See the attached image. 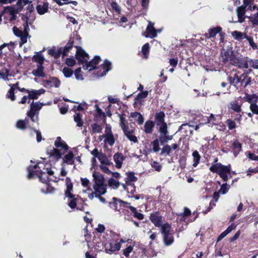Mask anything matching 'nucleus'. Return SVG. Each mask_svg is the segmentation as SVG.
<instances>
[{"mask_svg": "<svg viewBox=\"0 0 258 258\" xmlns=\"http://www.w3.org/2000/svg\"><path fill=\"white\" fill-rule=\"evenodd\" d=\"M146 37L153 38L157 36V31L154 27V23L150 22L146 29Z\"/></svg>", "mask_w": 258, "mask_h": 258, "instance_id": "6ab92c4d", "label": "nucleus"}, {"mask_svg": "<svg viewBox=\"0 0 258 258\" xmlns=\"http://www.w3.org/2000/svg\"><path fill=\"white\" fill-rule=\"evenodd\" d=\"M62 52L60 47L57 50L55 49V48H52L48 50V53L55 58H58L61 54L62 55Z\"/></svg>", "mask_w": 258, "mask_h": 258, "instance_id": "f704fd0d", "label": "nucleus"}, {"mask_svg": "<svg viewBox=\"0 0 258 258\" xmlns=\"http://www.w3.org/2000/svg\"><path fill=\"white\" fill-rule=\"evenodd\" d=\"M110 6L112 9L115 12H116L118 14H120L121 11V8L118 4L115 2H112L110 3Z\"/></svg>", "mask_w": 258, "mask_h": 258, "instance_id": "13d9d810", "label": "nucleus"}, {"mask_svg": "<svg viewBox=\"0 0 258 258\" xmlns=\"http://www.w3.org/2000/svg\"><path fill=\"white\" fill-rule=\"evenodd\" d=\"M120 119L119 125L122 130L124 135L127 138V139L132 142L135 143H138V139L137 137L134 135L133 130L129 131L128 124L126 123V119L124 117V114H118Z\"/></svg>", "mask_w": 258, "mask_h": 258, "instance_id": "0eeeda50", "label": "nucleus"}, {"mask_svg": "<svg viewBox=\"0 0 258 258\" xmlns=\"http://www.w3.org/2000/svg\"><path fill=\"white\" fill-rule=\"evenodd\" d=\"M44 82L50 87L54 86L56 88H58L60 85V80L58 78L54 77H50L49 80L44 81Z\"/></svg>", "mask_w": 258, "mask_h": 258, "instance_id": "c85d7f7f", "label": "nucleus"}, {"mask_svg": "<svg viewBox=\"0 0 258 258\" xmlns=\"http://www.w3.org/2000/svg\"><path fill=\"white\" fill-rule=\"evenodd\" d=\"M249 109L253 114L258 115V105L256 103L250 104Z\"/></svg>", "mask_w": 258, "mask_h": 258, "instance_id": "69168bd1", "label": "nucleus"}, {"mask_svg": "<svg viewBox=\"0 0 258 258\" xmlns=\"http://www.w3.org/2000/svg\"><path fill=\"white\" fill-rule=\"evenodd\" d=\"M111 165V162H100L99 167L102 171L107 174H109L111 173V171L109 169V167Z\"/></svg>", "mask_w": 258, "mask_h": 258, "instance_id": "e433bc0d", "label": "nucleus"}, {"mask_svg": "<svg viewBox=\"0 0 258 258\" xmlns=\"http://www.w3.org/2000/svg\"><path fill=\"white\" fill-rule=\"evenodd\" d=\"M150 51V45L148 43H145L142 47V52L143 53V57L147 59L149 57Z\"/></svg>", "mask_w": 258, "mask_h": 258, "instance_id": "58836bf2", "label": "nucleus"}, {"mask_svg": "<svg viewBox=\"0 0 258 258\" xmlns=\"http://www.w3.org/2000/svg\"><path fill=\"white\" fill-rule=\"evenodd\" d=\"M246 18L249 19L253 25H258V8L256 13L252 14L250 16H247Z\"/></svg>", "mask_w": 258, "mask_h": 258, "instance_id": "37998d69", "label": "nucleus"}, {"mask_svg": "<svg viewBox=\"0 0 258 258\" xmlns=\"http://www.w3.org/2000/svg\"><path fill=\"white\" fill-rule=\"evenodd\" d=\"M241 96L237 97L235 100L231 101L228 105L229 110H232L236 113H240L242 111L241 106L242 102L239 100L241 99Z\"/></svg>", "mask_w": 258, "mask_h": 258, "instance_id": "4468645a", "label": "nucleus"}, {"mask_svg": "<svg viewBox=\"0 0 258 258\" xmlns=\"http://www.w3.org/2000/svg\"><path fill=\"white\" fill-rule=\"evenodd\" d=\"M124 190L129 194V197H133L136 191V187L134 183H125L121 184Z\"/></svg>", "mask_w": 258, "mask_h": 258, "instance_id": "bb28decb", "label": "nucleus"}, {"mask_svg": "<svg viewBox=\"0 0 258 258\" xmlns=\"http://www.w3.org/2000/svg\"><path fill=\"white\" fill-rule=\"evenodd\" d=\"M113 200L114 205L115 207V208L117 211L120 210V209H118L117 207V206L119 205L120 207L122 206L123 207L128 208L133 214L137 211L136 208L134 207L129 206L130 204L127 202H124L120 200L117 199L115 198H113Z\"/></svg>", "mask_w": 258, "mask_h": 258, "instance_id": "dca6fc26", "label": "nucleus"}, {"mask_svg": "<svg viewBox=\"0 0 258 258\" xmlns=\"http://www.w3.org/2000/svg\"><path fill=\"white\" fill-rule=\"evenodd\" d=\"M107 185H93V189L94 192H92L88 195V198L90 200H92L94 197H99L100 196L103 195L106 192Z\"/></svg>", "mask_w": 258, "mask_h": 258, "instance_id": "ddd939ff", "label": "nucleus"}, {"mask_svg": "<svg viewBox=\"0 0 258 258\" xmlns=\"http://www.w3.org/2000/svg\"><path fill=\"white\" fill-rule=\"evenodd\" d=\"M244 37L248 41L249 45L253 50L258 49L257 45L254 42L253 39L251 37L248 36L247 35H245Z\"/></svg>", "mask_w": 258, "mask_h": 258, "instance_id": "5fc2aeb1", "label": "nucleus"}, {"mask_svg": "<svg viewBox=\"0 0 258 258\" xmlns=\"http://www.w3.org/2000/svg\"><path fill=\"white\" fill-rule=\"evenodd\" d=\"M33 61L36 62L38 64H43L44 61V57L41 51L36 52L33 57Z\"/></svg>", "mask_w": 258, "mask_h": 258, "instance_id": "72a5a7b5", "label": "nucleus"}, {"mask_svg": "<svg viewBox=\"0 0 258 258\" xmlns=\"http://www.w3.org/2000/svg\"><path fill=\"white\" fill-rule=\"evenodd\" d=\"M172 136L168 135V134L161 135L159 139L161 145H164L167 143L168 141L171 140Z\"/></svg>", "mask_w": 258, "mask_h": 258, "instance_id": "8fccbe9b", "label": "nucleus"}, {"mask_svg": "<svg viewBox=\"0 0 258 258\" xmlns=\"http://www.w3.org/2000/svg\"><path fill=\"white\" fill-rule=\"evenodd\" d=\"M247 57H237L235 55L231 59V64L239 69H247L248 68Z\"/></svg>", "mask_w": 258, "mask_h": 258, "instance_id": "9d476101", "label": "nucleus"}, {"mask_svg": "<svg viewBox=\"0 0 258 258\" xmlns=\"http://www.w3.org/2000/svg\"><path fill=\"white\" fill-rule=\"evenodd\" d=\"M159 142L160 140L159 139H156L151 143V146L152 147V150L155 153L158 152L161 150L159 147Z\"/></svg>", "mask_w": 258, "mask_h": 258, "instance_id": "a19ab883", "label": "nucleus"}, {"mask_svg": "<svg viewBox=\"0 0 258 258\" xmlns=\"http://www.w3.org/2000/svg\"><path fill=\"white\" fill-rule=\"evenodd\" d=\"M15 90L14 88H11L9 90L7 96L9 98H10L12 101H14L16 100V97L15 96Z\"/></svg>", "mask_w": 258, "mask_h": 258, "instance_id": "338daca9", "label": "nucleus"}, {"mask_svg": "<svg viewBox=\"0 0 258 258\" xmlns=\"http://www.w3.org/2000/svg\"><path fill=\"white\" fill-rule=\"evenodd\" d=\"M231 147L235 156H237L242 150V144L237 139H234L231 141Z\"/></svg>", "mask_w": 258, "mask_h": 258, "instance_id": "5701e85b", "label": "nucleus"}, {"mask_svg": "<svg viewBox=\"0 0 258 258\" xmlns=\"http://www.w3.org/2000/svg\"><path fill=\"white\" fill-rule=\"evenodd\" d=\"M103 248L107 253L112 254L119 250L121 246L117 240L111 239L108 242H103Z\"/></svg>", "mask_w": 258, "mask_h": 258, "instance_id": "6e6552de", "label": "nucleus"}, {"mask_svg": "<svg viewBox=\"0 0 258 258\" xmlns=\"http://www.w3.org/2000/svg\"><path fill=\"white\" fill-rule=\"evenodd\" d=\"M105 138L104 142L105 144L108 143L110 146H112L115 143L114 136L111 132V128H109V133H106L103 135Z\"/></svg>", "mask_w": 258, "mask_h": 258, "instance_id": "cd10ccee", "label": "nucleus"}, {"mask_svg": "<svg viewBox=\"0 0 258 258\" xmlns=\"http://www.w3.org/2000/svg\"><path fill=\"white\" fill-rule=\"evenodd\" d=\"M245 155L249 160L258 161V155H256L255 153L247 151L245 152Z\"/></svg>", "mask_w": 258, "mask_h": 258, "instance_id": "e2e57ef3", "label": "nucleus"}, {"mask_svg": "<svg viewBox=\"0 0 258 258\" xmlns=\"http://www.w3.org/2000/svg\"><path fill=\"white\" fill-rule=\"evenodd\" d=\"M95 107L96 108V112L97 113V116L99 117H102L103 118L104 122L106 121V115L104 112L102 111V109L99 107L97 104L95 105Z\"/></svg>", "mask_w": 258, "mask_h": 258, "instance_id": "bf43d9fd", "label": "nucleus"}, {"mask_svg": "<svg viewBox=\"0 0 258 258\" xmlns=\"http://www.w3.org/2000/svg\"><path fill=\"white\" fill-rule=\"evenodd\" d=\"M217 117H220V115H215L214 114L211 113L209 117L208 116V119H207V122H208V123L212 122L213 124L217 125V122H218V121L217 120Z\"/></svg>", "mask_w": 258, "mask_h": 258, "instance_id": "09e8293b", "label": "nucleus"}, {"mask_svg": "<svg viewBox=\"0 0 258 258\" xmlns=\"http://www.w3.org/2000/svg\"><path fill=\"white\" fill-rule=\"evenodd\" d=\"M108 183L110 187L114 189L117 188L120 185V183L113 178L109 179Z\"/></svg>", "mask_w": 258, "mask_h": 258, "instance_id": "864d4df0", "label": "nucleus"}, {"mask_svg": "<svg viewBox=\"0 0 258 258\" xmlns=\"http://www.w3.org/2000/svg\"><path fill=\"white\" fill-rule=\"evenodd\" d=\"M30 118L27 116L24 120L20 119L18 120L16 126L17 128L21 130H25L27 127L30 130H33V124L30 123Z\"/></svg>", "mask_w": 258, "mask_h": 258, "instance_id": "2eb2a0df", "label": "nucleus"}, {"mask_svg": "<svg viewBox=\"0 0 258 258\" xmlns=\"http://www.w3.org/2000/svg\"><path fill=\"white\" fill-rule=\"evenodd\" d=\"M246 7L241 6L238 7L236 9L237 15L238 18V21L242 23L244 21L247 16H245L246 13Z\"/></svg>", "mask_w": 258, "mask_h": 258, "instance_id": "b1692460", "label": "nucleus"}, {"mask_svg": "<svg viewBox=\"0 0 258 258\" xmlns=\"http://www.w3.org/2000/svg\"><path fill=\"white\" fill-rule=\"evenodd\" d=\"M245 35V34H243L242 32L237 31H234L232 33V36L237 40H240L245 38L244 37Z\"/></svg>", "mask_w": 258, "mask_h": 258, "instance_id": "603ef678", "label": "nucleus"}, {"mask_svg": "<svg viewBox=\"0 0 258 258\" xmlns=\"http://www.w3.org/2000/svg\"><path fill=\"white\" fill-rule=\"evenodd\" d=\"M245 96L243 98L244 101L248 102L250 104L258 102V96L255 94L250 95L245 92Z\"/></svg>", "mask_w": 258, "mask_h": 258, "instance_id": "c756f323", "label": "nucleus"}, {"mask_svg": "<svg viewBox=\"0 0 258 258\" xmlns=\"http://www.w3.org/2000/svg\"><path fill=\"white\" fill-rule=\"evenodd\" d=\"M225 123H226L229 131H232L237 127V125L234 120L231 119H228L226 120Z\"/></svg>", "mask_w": 258, "mask_h": 258, "instance_id": "3c124183", "label": "nucleus"}, {"mask_svg": "<svg viewBox=\"0 0 258 258\" xmlns=\"http://www.w3.org/2000/svg\"><path fill=\"white\" fill-rule=\"evenodd\" d=\"M62 73L66 78H70L73 75L74 72L70 68L64 67L62 69Z\"/></svg>", "mask_w": 258, "mask_h": 258, "instance_id": "4d7b16f0", "label": "nucleus"}, {"mask_svg": "<svg viewBox=\"0 0 258 258\" xmlns=\"http://www.w3.org/2000/svg\"><path fill=\"white\" fill-rule=\"evenodd\" d=\"M100 67L103 70V71H98L97 72V75L98 77H103L105 76L107 73L111 69V63L108 60L105 59Z\"/></svg>", "mask_w": 258, "mask_h": 258, "instance_id": "f3484780", "label": "nucleus"}, {"mask_svg": "<svg viewBox=\"0 0 258 258\" xmlns=\"http://www.w3.org/2000/svg\"><path fill=\"white\" fill-rule=\"evenodd\" d=\"M163 240L166 245H171L174 241L173 237L170 234L163 235Z\"/></svg>", "mask_w": 258, "mask_h": 258, "instance_id": "c03bdc74", "label": "nucleus"}, {"mask_svg": "<svg viewBox=\"0 0 258 258\" xmlns=\"http://www.w3.org/2000/svg\"><path fill=\"white\" fill-rule=\"evenodd\" d=\"M74 37H71L69 40L68 42L66 45L61 48V51L62 52V57L67 56L68 55V52L74 47L76 46L74 45Z\"/></svg>", "mask_w": 258, "mask_h": 258, "instance_id": "a211bd4d", "label": "nucleus"}, {"mask_svg": "<svg viewBox=\"0 0 258 258\" xmlns=\"http://www.w3.org/2000/svg\"><path fill=\"white\" fill-rule=\"evenodd\" d=\"M44 67L43 64H38L37 68L36 70H34L32 72V74L35 76L39 77H44L45 74L44 73Z\"/></svg>", "mask_w": 258, "mask_h": 258, "instance_id": "2f4dec72", "label": "nucleus"}, {"mask_svg": "<svg viewBox=\"0 0 258 258\" xmlns=\"http://www.w3.org/2000/svg\"><path fill=\"white\" fill-rule=\"evenodd\" d=\"M66 185L67 187L65 191L66 197L70 199L68 201V206L73 210L76 208L77 210H83V207L80 208L77 206L78 199L72 192L73 186L70 178L69 177H67L66 179Z\"/></svg>", "mask_w": 258, "mask_h": 258, "instance_id": "20e7f679", "label": "nucleus"}, {"mask_svg": "<svg viewBox=\"0 0 258 258\" xmlns=\"http://www.w3.org/2000/svg\"><path fill=\"white\" fill-rule=\"evenodd\" d=\"M111 231H106L103 233L101 236L102 237V245H103V242H108L111 239Z\"/></svg>", "mask_w": 258, "mask_h": 258, "instance_id": "6e6d98bb", "label": "nucleus"}, {"mask_svg": "<svg viewBox=\"0 0 258 258\" xmlns=\"http://www.w3.org/2000/svg\"><path fill=\"white\" fill-rule=\"evenodd\" d=\"M75 48L77 49L75 57L78 64L84 65L89 59V55L81 47L76 46Z\"/></svg>", "mask_w": 258, "mask_h": 258, "instance_id": "1a4fd4ad", "label": "nucleus"}, {"mask_svg": "<svg viewBox=\"0 0 258 258\" xmlns=\"http://www.w3.org/2000/svg\"><path fill=\"white\" fill-rule=\"evenodd\" d=\"M156 125L157 126H159L158 130V132L160 133L161 135L168 134V132L167 130V125L165 122Z\"/></svg>", "mask_w": 258, "mask_h": 258, "instance_id": "4c0bfd02", "label": "nucleus"}, {"mask_svg": "<svg viewBox=\"0 0 258 258\" xmlns=\"http://www.w3.org/2000/svg\"><path fill=\"white\" fill-rule=\"evenodd\" d=\"M45 92V89L41 88L39 90H30L28 92L29 99L30 100H35L39 98V96L42 94H44Z\"/></svg>", "mask_w": 258, "mask_h": 258, "instance_id": "412c9836", "label": "nucleus"}, {"mask_svg": "<svg viewBox=\"0 0 258 258\" xmlns=\"http://www.w3.org/2000/svg\"><path fill=\"white\" fill-rule=\"evenodd\" d=\"M171 153V147L169 145H164L161 149V155H169Z\"/></svg>", "mask_w": 258, "mask_h": 258, "instance_id": "de8ad7c7", "label": "nucleus"}, {"mask_svg": "<svg viewBox=\"0 0 258 258\" xmlns=\"http://www.w3.org/2000/svg\"><path fill=\"white\" fill-rule=\"evenodd\" d=\"M160 227H161L160 230L163 235H166V234H170L169 232L171 229V226L168 223L162 224Z\"/></svg>", "mask_w": 258, "mask_h": 258, "instance_id": "49530a36", "label": "nucleus"}, {"mask_svg": "<svg viewBox=\"0 0 258 258\" xmlns=\"http://www.w3.org/2000/svg\"><path fill=\"white\" fill-rule=\"evenodd\" d=\"M20 12V9H16L14 6H7L4 8V12L11 14H18Z\"/></svg>", "mask_w": 258, "mask_h": 258, "instance_id": "a18cd8bd", "label": "nucleus"}, {"mask_svg": "<svg viewBox=\"0 0 258 258\" xmlns=\"http://www.w3.org/2000/svg\"><path fill=\"white\" fill-rule=\"evenodd\" d=\"M228 81L230 85L234 86L237 89L238 88L237 86L238 83H240L241 87L245 88L248 85L251 84V78L246 73H243L239 76L237 74H235L233 77L228 76Z\"/></svg>", "mask_w": 258, "mask_h": 258, "instance_id": "7ed1b4c3", "label": "nucleus"}, {"mask_svg": "<svg viewBox=\"0 0 258 258\" xmlns=\"http://www.w3.org/2000/svg\"><path fill=\"white\" fill-rule=\"evenodd\" d=\"M92 131H91V134H99L102 132V126L100 125L97 124V123H92L91 125Z\"/></svg>", "mask_w": 258, "mask_h": 258, "instance_id": "ea45409f", "label": "nucleus"}, {"mask_svg": "<svg viewBox=\"0 0 258 258\" xmlns=\"http://www.w3.org/2000/svg\"><path fill=\"white\" fill-rule=\"evenodd\" d=\"M155 126V122L150 120L146 121L144 124V131L146 134H151L153 131V128Z\"/></svg>", "mask_w": 258, "mask_h": 258, "instance_id": "7c9ffc66", "label": "nucleus"}, {"mask_svg": "<svg viewBox=\"0 0 258 258\" xmlns=\"http://www.w3.org/2000/svg\"><path fill=\"white\" fill-rule=\"evenodd\" d=\"M50 164L48 162H37L36 164L29 166L27 168L28 179H32L37 176L40 180L47 184L50 180L57 182L60 178L53 176L54 172L49 168ZM61 179V180H63Z\"/></svg>", "mask_w": 258, "mask_h": 258, "instance_id": "f03ea898", "label": "nucleus"}, {"mask_svg": "<svg viewBox=\"0 0 258 258\" xmlns=\"http://www.w3.org/2000/svg\"><path fill=\"white\" fill-rule=\"evenodd\" d=\"M190 215L191 212L190 210L187 208H184L183 213L181 214V216H182L181 220L186 222V217L189 216Z\"/></svg>", "mask_w": 258, "mask_h": 258, "instance_id": "052dcab7", "label": "nucleus"}, {"mask_svg": "<svg viewBox=\"0 0 258 258\" xmlns=\"http://www.w3.org/2000/svg\"><path fill=\"white\" fill-rule=\"evenodd\" d=\"M74 120L77 123V126L82 127L83 125L84 121L82 119V115L80 113H76L74 115Z\"/></svg>", "mask_w": 258, "mask_h": 258, "instance_id": "c9c22d12", "label": "nucleus"}, {"mask_svg": "<svg viewBox=\"0 0 258 258\" xmlns=\"http://www.w3.org/2000/svg\"><path fill=\"white\" fill-rule=\"evenodd\" d=\"M54 190L55 189L53 187L49 186L48 183L46 184V188H42L41 191L44 194H51L54 192Z\"/></svg>", "mask_w": 258, "mask_h": 258, "instance_id": "0e129e2a", "label": "nucleus"}, {"mask_svg": "<svg viewBox=\"0 0 258 258\" xmlns=\"http://www.w3.org/2000/svg\"><path fill=\"white\" fill-rule=\"evenodd\" d=\"M235 55L234 54L232 48L227 49L223 48L221 51L220 59L223 63H226L228 60L231 61V59Z\"/></svg>", "mask_w": 258, "mask_h": 258, "instance_id": "f8f14e48", "label": "nucleus"}, {"mask_svg": "<svg viewBox=\"0 0 258 258\" xmlns=\"http://www.w3.org/2000/svg\"><path fill=\"white\" fill-rule=\"evenodd\" d=\"M49 3L48 2H44L43 5L38 4L36 7L37 13L42 15L48 11Z\"/></svg>", "mask_w": 258, "mask_h": 258, "instance_id": "a878e982", "label": "nucleus"}, {"mask_svg": "<svg viewBox=\"0 0 258 258\" xmlns=\"http://www.w3.org/2000/svg\"><path fill=\"white\" fill-rule=\"evenodd\" d=\"M151 222L156 227L161 226L162 223V217L158 213L151 214L150 217Z\"/></svg>", "mask_w": 258, "mask_h": 258, "instance_id": "4be33fe9", "label": "nucleus"}, {"mask_svg": "<svg viewBox=\"0 0 258 258\" xmlns=\"http://www.w3.org/2000/svg\"><path fill=\"white\" fill-rule=\"evenodd\" d=\"M94 184L93 185H105L104 178L103 176L98 172H94L93 174Z\"/></svg>", "mask_w": 258, "mask_h": 258, "instance_id": "393cba45", "label": "nucleus"}, {"mask_svg": "<svg viewBox=\"0 0 258 258\" xmlns=\"http://www.w3.org/2000/svg\"><path fill=\"white\" fill-rule=\"evenodd\" d=\"M114 161H122L124 160L125 157L122 153H115L113 156Z\"/></svg>", "mask_w": 258, "mask_h": 258, "instance_id": "774afa93", "label": "nucleus"}, {"mask_svg": "<svg viewBox=\"0 0 258 258\" xmlns=\"http://www.w3.org/2000/svg\"><path fill=\"white\" fill-rule=\"evenodd\" d=\"M230 165L225 166L219 163L212 166L210 170L213 172L217 173L224 181L226 182L228 175L230 174Z\"/></svg>", "mask_w": 258, "mask_h": 258, "instance_id": "39448f33", "label": "nucleus"}, {"mask_svg": "<svg viewBox=\"0 0 258 258\" xmlns=\"http://www.w3.org/2000/svg\"><path fill=\"white\" fill-rule=\"evenodd\" d=\"M148 91H142L139 93L135 98V101H140L142 99L145 98L148 96Z\"/></svg>", "mask_w": 258, "mask_h": 258, "instance_id": "680f3d73", "label": "nucleus"}, {"mask_svg": "<svg viewBox=\"0 0 258 258\" xmlns=\"http://www.w3.org/2000/svg\"><path fill=\"white\" fill-rule=\"evenodd\" d=\"M101 61V57L99 55H95L90 61H87V63L83 65V68L84 70L92 71L98 69L97 66Z\"/></svg>", "mask_w": 258, "mask_h": 258, "instance_id": "9b49d317", "label": "nucleus"}, {"mask_svg": "<svg viewBox=\"0 0 258 258\" xmlns=\"http://www.w3.org/2000/svg\"><path fill=\"white\" fill-rule=\"evenodd\" d=\"M44 105L43 103L39 101L34 102L33 101L30 105V109L27 113V117L30 118L32 122H38V115L39 110Z\"/></svg>", "mask_w": 258, "mask_h": 258, "instance_id": "423d86ee", "label": "nucleus"}, {"mask_svg": "<svg viewBox=\"0 0 258 258\" xmlns=\"http://www.w3.org/2000/svg\"><path fill=\"white\" fill-rule=\"evenodd\" d=\"M137 180V177L135 176L133 172L126 173V178L125 179V183H134Z\"/></svg>", "mask_w": 258, "mask_h": 258, "instance_id": "79ce46f5", "label": "nucleus"}, {"mask_svg": "<svg viewBox=\"0 0 258 258\" xmlns=\"http://www.w3.org/2000/svg\"><path fill=\"white\" fill-rule=\"evenodd\" d=\"M165 117V113L162 111H161L159 112L156 113L155 115V120L156 124H159L161 123L164 122Z\"/></svg>", "mask_w": 258, "mask_h": 258, "instance_id": "473e14b6", "label": "nucleus"}, {"mask_svg": "<svg viewBox=\"0 0 258 258\" xmlns=\"http://www.w3.org/2000/svg\"><path fill=\"white\" fill-rule=\"evenodd\" d=\"M54 147L50 146L46 149V154L50 159L57 161L62 159V161H74V154L60 137H57L54 142Z\"/></svg>", "mask_w": 258, "mask_h": 258, "instance_id": "f257e3e1", "label": "nucleus"}, {"mask_svg": "<svg viewBox=\"0 0 258 258\" xmlns=\"http://www.w3.org/2000/svg\"><path fill=\"white\" fill-rule=\"evenodd\" d=\"M222 30V27L219 26L210 28L208 30V33H205L204 36L208 39L214 38L216 35L220 33Z\"/></svg>", "mask_w": 258, "mask_h": 258, "instance_id": "aec40b11", "label": "nucleus"}]
</instances>
